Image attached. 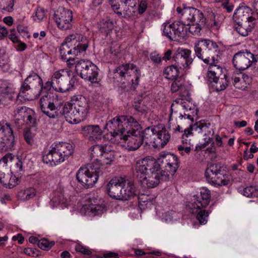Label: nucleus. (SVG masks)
Returning a JSON list of instances; mask_svg holds the SVG:
<instances>
[{
	"label": "nucleus",
	"instance_id": "nucleus-1",
	"mask_svg": "<svg viewBox=\"0 0 258 258\" xmlns=\"http://www.w3.org/2000/svg\"><path fill=\"white\" fill-rule=\"evenodd\" d=\"M42 112L49 118L58 119L63 116L70 123H77L85 117L71 103L63 105L57 95L45 93L40 99Z\"/></svg>",
	"mask_w": 258,
	"mask_h": 258
},
{
	"label": "nucleus",
	"instance_id": "nucleus-2",
	"mask_svg": "<svg viewBox=\"0 0 258 258\" xmlns=\"http://www.w3.org/2000/svg\"><path fill=\"white\" fill-rule=\"evenodd\" d=\"M161 153L157 158L148 156L136 164V177L143 188H154L160 183L161 177Z\"/></svg>",
	"mask_w": 258,
	"mask_h": 258
},
{
	"label": "nucleus",
	"instance_id": "nucleus-3",
	"mask_svg": "<svg viewBox=\"0 0 258 258\" xmlns=\"http://www.w3.org/2000/svg\"><path fill=\"white\" fill-rule=\"evenodd\" d=\"M74 152L72 144L67 142L52 144L49 152L43 156V161L51 166L56 165L67 160Z\"/></svg>",
	"mask_w": 258,
	"mask_h": 258
},
{
	"label": "nucleus",
	"instance_id": "nucleus-4",
	"mask_svg": "<svg viewBox=\"0 0 258 258\" xmlns=\"http://www.w3.org/2000/svg\"><path fill=\"white\" fill-rule=\"evenodd\" d=\"M103 169V165L95 163L81 167L76 173L77 180L85 188L92 187L102 175Z\"/></svg>",
	"mask_w": 258,
	"mask_h": 258
},
{
	"label": "nucleus",
	"instance_id": "nucleus-5",
	"mask_svg": "<svg viewBox=\"0 0 258 258\" xmlns=\"http://www.w3.org/2000/svg\"><path fill=\"white\" fill-rule=\"evenodd\" d=\"M218 48V45L213 40L201 39L195 43L194 50L199 58L211 66L215 65V56Z\"/></svg>",
	"mask_w": 258,
	"mask_h": 258
},
{
	"label": "nucleus",
	"instance_id": "nucleus-6",
	"mask_svg": "<svg viewBox=\"0 0 258 258\" xmlns=\"http://www.w3.org/2000/svg\"><path fill=\"white\" fill-rule=\"evenodd\" d=\"M141 71L133 63L123 64L118 66L114 71V79L123 84H131L132 88H136L139 84Z\"/></svg>",
	"mask_w": 258,
	"mask_h": 258
},
{
	"label": "nucleus",
	"instance_id": "nucleus-7",
	"mask_svg": "<svg viewBox=\"0 0 258 258\" xmlns=\"http://www.w3.org/2000/svg\"><path fill=\"white\" fill-rule=\"evenodd\" d=\"M42 80L36 73H31L25 80L19 93L18 97L32 100L36 99L42 92Z\"/></svg>",
	"mask_w": 258,
	"mask_h": 258
},
{
	"label": "nucleus",
	"instance_id": "nucleus-8",
	"mask_svg": "<svg viewBox=\"0 0 258 258\" xmlns=\"http://www.w3.org/2000/svg\"><path fill=\"white\" fill-rule=\"evenodd\" d=\"M135 120V119L131 116H116L106 123L104 129L109 131L114 138L120 139L128 127H131V124L133 123L138 126L137 124L134 122Z\"/></svg>",
	"mask_w": 258,
	"mask_h": 258
},
{
	"label": "nucleus",
	"instance_id": "nucleus-9",
	"mask_svg": "<svg viewBox=\"0 0 258 258\" xmlns=\"http://www.w3.org/2000/svg\"><path fill=\"white\" fill-rule=\"evenodd\" d=\"M137 124H131V127H128L120 140H123L126 143V148L128 151H135L137 150L143 142L145 143V139L144 138V131H142V127L137 120H135Z\"/></svg>",
	"mask_w": 258,
	"mask_h": 258
},
{
	"label": "nucleus",
	"instance_id": "nucleus-10",
	"mask_svg": "<svg viewBox=\"0 0 258 258\" xmlns=\"http://www.w3.org/2000/svg\"><path fill=\"white\" fill-rule=\"evenodd\" d=\"M76 73L82 79L92 83H98L100 79L99 78L98 67L89 60H78L75 64Z\"/></svg>",
	"mask_w": 258,
	"mask_h": 258
},
{
	"label": "nucleus",
	"instance_id": "nucleus-11",
	"mask_svg": "<svg viewBox=\"0 0 258 258\" xmlns=\"http://www.w3.org/2000/svg\"><path fill=\"white\" fill-rule=\"evenodd\" d=\"M221 163L211 164L206 169L205 176L207 181L212 184L218 186L227 185L229 178Z\"/></svg>",
	"mask_w": 258,
	"mask_h": 258
},
{
	"label": "nucleus",
	"instance_id": "nucleus-12",
	"mask_svg": "<svg viewBox=\"0 0 258 258\" xmlns=\"http://www.w3.org/2000/svg\"><path fill=\"white\" fill-rule=\"evenodd\" d=\"M207 77L209 81L218 92L224 90L229 84L227 75L223 72L222 67L219 65H211L209 67Z\"/></svg>",
	"mask_w": 258,
	"mask_h": 258
},
{
	"label": "nucleus",
	"instance_id": "nucleus-13",
	"mask_svg": "<svg viewBox=\"0 0 258 258\" xmlns=\"http://www.w3.org/2000/svg\"><path fill=\"white\" fill-rule=\"evenodd\" d=\"M35 112L25 106L18 107L14 111L15 122L18 127L25 124L34 126L36 122Z\"/></svg>",
	"mask_w": 258,
	"mask_h": 258
},
{
	"label": "nucleus",
	"instance_id": "nucleus-14",
	"mask_svg": "<svg viewBox=\"0 0 258 258\" xmlns=\"http://www.w3.org/2000/svg\"><path fill=\"white\" fill-rule=\"evenodd\" d=\"M52 81L54 90L58 92H66L73 87L70 80V72L67 69L55 72L52 75Z\"/></svg>",
	"mask_w": 258,
	"mask_h": 258
},
{
	"label": "nucleus",
	"instance_id": "nucleus-15",
	"mask_svg": "<svg viewBox=\"0 0 258 258\" xmlns=\"http://www.w3.org/2000/svg\"><path fill=\"white\" fill-rule=\"evenodd\" d=\"M162 164H165L162 170V181L172 179L178 168L177 157L170 153L162 152Z\"/></svg>",
	"mask_w": 258,
	"mask_h": 258
},
{
	"label": "nucleus",
	"instance_id": "nucleus-16",
	"mask_svg": "<svg viewBox=\"0 0 258 258\" xmlns=\"http://www.w3.org/2000/svg\"><path fill=\"white\" fill-rule=\"evenodd\" d=\"M180 21H178L180 25L188 26L195 22H199L204 25L206 23V19L203 14L198 9L192 7L183 8V13L180 17Z\"/></svg>",
	"mask_w": 258,
	"mask_h": 258
},
{
	"label": "nucleus",
	"instance_id": "nucleus-17",
	"mask_svg": "<svg viewBox=\"0 0 258 258\" xmlns=\"http://www.w3.org/2000/svg\"><path fill=\"white\" fill-rule=\"evenodd\" d=\"M211 199V192L206 188H202L200 189V195L194 196L191 202H189L187 206L191 213H197L201 207H206L210 203Z\"/></svg>",
	"mask_w": 258,
	"mask_h": 258
},
{
	"label": "nucleus",
	"instance_id": "nucleus-18",
	"mask_svg": "<svg viewBox=\"0 0 258 258\" xmlns=\"http://www.w3.org/2000/svg\"><path fill=\"white\" fill-rule=\"evenodd\" d=\"M233 63L235 68L239 70L248 69L253 62L257 61V56L246 50L236 53L233 57Z\"/></svg>",
	"mask_w": 258,
	"mask_h": 258
},
{
	"label": "nucleus",
	"instance_id": "nucleus-19",
	"mask_svg": "<svg viewBox=\"0 0 258 258\" xmlns=\"http://www.w3.org/2000/svg\"><path fill=\"white\" fill-rule=\"evenodd\" d=\"M73 13L63 7H59L53 15V19L58 28L61 30H68L72 27Z\"/></svg>",
	"mask_w": 258,
	"mask_h": 258
},
{
	"label": "nucleus",
	"instance_id": "nucleus-20",
	"mask_svg": "<svg viewBox=\"0 0 258 258\" xmlns=\"http://www.w3.org/2000/svg\"><path fill=\"white\" fill-rule=\"evenodd\" d=\"M145 144L152 146L155 149L160 150L161 148V130L159 126L148 127L144 130Z\"/></svg>",
	"mask_w": 258,
	"mask_h": 258
},
{
	"label": "nucleus",
	"instance_id": "nucleus-21",
	"mask_svg": "<svg viewBox=\"0 0 258 258\" xmlns=\"http://www.w3.org/2000/svg\"><path fill=\"white\" fill-rule=\"evenodd\" d=\"M68 42H71L73 46L74 55H78L82 52H85L87 50L89 40L82 34H73L67 37Z\"/></svg>",
	"mask_w": 258,
	"mask_h": 258
},
{
	"label": "nucleus",
	"instance_id": "nucleus-22",
	"mask_svg": "<svg viewBox=\"0 0 258 258\" xmlns=\"http://www.w3.org/2000/svg\"><path fill=\"white\" fill-rule=\"evenodd\" d=\"M15 138L9 124L0 127V151L7 150L14 146Z\"/></svg>",
	"mask_w": 258,
	"mask_h": 258
},
{
	"label": "nucleus",
	"instance_id": "nucleus-23",
	"mask_svg": "<svg viewBox=\"0 0 258 258\" xmlns=\"http://www.w3.org/2000/svg\"><path fill=\"white\" fill-rule=\"evenodd\" d=\"M191 51L188 49L178 48L173 54V59L180 68H186L192 63Z\"/></svg>",
	"mask_w": 258,
	"mask_h": 258
},
{
	"label": "nucleus",
	"instance_id": "nucleus-24",
	"mask_svg": "<svg viewBox=\"0 0 258 258\" xmlns=\"http://www.w3.org/2000/svg\"><path fill=\"white\" fill-rule=\"evenodd\" d=\"M239 12L246 13L247 15L246 16V21L243 22H239L235 26V29L242 36H246L251 31L253 28V24L251 22L253 20L251 16H249V14L251 12V10L248 7H245L239 10Z\"/></svg>",
	"mask_w": 258,
	"mask_h": 258
},
{
	"label": "nucleus",
	"instance_id": "nucleus-25",
	"mask_svg": "<svg viewBox=\"0 0 258 258\" xmlns=\"http://www.w3.org/2000/svg\"><path fill=\"white\" fill-rule=\"evenodd\" d=\"M184 31L183 25H180L178 22L172 24L164 23L163 30L164 36L170 40H176L183 37L185 34Z\"/></svg>",
	"mask_w": 258,
	"mask_h": 258
},
{
	"label": "nucleus",
	"instance_id": "nucleus-26",
	"mask_svg": "<svg viewBox=\"0 0 258 258\" xmlns=\"http://www.w3.org/2000/svg\"><path fill=\"white\" fill-rule=\"evenodd\" d=\"M124 177H118L112 179L106 186L108 195L112 199L120 200L121 189L123 185Z\"/></svg>",
	"mask_w": 258,
	"mask_h": 258
},
{
	"label": "nucleus",
	"instance_id": "nucleus-27",
	"mask_svg": "<svg viewBox=\"0 0 258 258\" xmlns=\"http://www.w3.org/2000/svg\"><path fill=\"white\" fill-rule=\"evenodd\" d=\"M59 51L61 58L67 61V65L70 68H72L77 62L78 59H77L70 56L71 55H74L75 52H74L73 46L70 42H68L67 38L65 39L64 42L61 44Z\"/></svg>",
	"mask_w": 258,
	"mask_h": 258
},
{
	"label": "nucleus",
	"instance_id": "nucleus-28",
	"mask_svg": "<svg viewBox=\"0 0 258 258\" xmlns=\"http://www.w3.org/2000/svg\"><path fill=\"white\" fill-rule=\"evenodd\" d=\"M81 134L90 141L100 140L103 132L99 125H87L82 127Z\"/></svg>",
	"mask_w": 258,
	"mask_h": 258
},
{
	"label": "nucleus",
	"instance_id": "nucleus-29",
	"mask_svg": "<svg viewBox=\"0 0 258 258\" xmlns=\"http://www.w3.org/2000/svg\"><path fill=\"white\" fill-rule=\"evenodd\" d=\"M121 3L122 11H118L116 14L124 18L134 17L137 11L136 0H119Z\"/></svg>",
	"mask_w": 258,
	"mask_h": 258
},
{
	"label": "nucleus",
	"instance_id": "nucleus-30",
	"mask_svg": "<svg viewBox=\"0 0 258 258\" xmlns=\"http://www.w3.org/2000/svg\"><path fill=\"white\" fill-rule=\"evenodd\" d=\"M137 195V190L134 182L124 177L120 201H127Z\"/></svg>",
	"mask_w": 258,
	"mask_h": 258
},
{
	"label": "nucleus",
	"instance_id": "nucleus-31",
	"mask_svg": "<svg viewBox=\"0 0 258 258\" xmlns=\"http://www.w3.org/2000/svg\"><path fill=\"white\" fill-rule=\"evenodd\" d=\"M71 102L75 108L85 117L90 109L89 101L87 98L82 95L75 96L72 98Z\"/></svg>",
	"mask_w": 258,
	"mask_h": 258
},
{
	"label": "nucleus",
	"instance_id": "nucleus-32",
	"mask_svg": "<svg viewBox=\"0 0 258 258\" xmlns=\"http://www.w3.org/2000/svg\"><path fill=\"white\" fill-rule=\"evenodd\" d=\"M211 124L206 123L204 120L197 122L193 124V128L198 133H203L206 137H212L214 134L213 129L210 127Z\"/></svg>",
	"mask_w": 258,
	"mask_h": 258
},
{
	"label": "nucleus",
	"instance_id": "nucleus-33",
	"mask_svg": "<svg viewBox=\"0 0 258 258\" xmlns=\"http://www.w3.org/2000/svg\"><path fill=\"white\" fill-rule=\"evenodd\" d=\"M87 214L90 216H97L101 215L105 211L104 205L91 204L84 207Z\"/></svg>",
	"mask_w": 258,
	"mask_h": 258
},
{
	"label": "nucleus",
	"instance_id": "nucleus-34",
	"mask_svg": "<svg viewBox=\"0 0 258 258\" xmlns=\"http://www.w3.org/2000/svg\"><path fill=\"white\" fill-rule=\"evenodd\" d=\"M148 98L141 97L137 101H135L133 104L134 108L138 111L145 113L147 111L150 106V103L148 102Z\"/></svg>",
	"mask_w": 258,
	"mask_h": 258
},
{
	"label": "nucleus",
	"instance_id": "nucleus-35",
	"mask_svg": "<svg viewBox=\"0 0 258 258\" xmlns=\"http://www.w3.org/2000/svg\"><path fill=\"white\" fill-rule=\"evenodd\" d=\"M178 66L176 64H172L167 67L164 71L165 77L169 80H174L179 74Z\"/></svg>",
	"mask_w": 258,
	"mask_h": 258
},
{
	"label": "nucleus",
	"instance_id": "nucleus-36",
	"mask_svg": "<svg viewBox=\"0 0 258 258\" xmlns=\"http://www.w3.org/2000/svg\"><path fill=\"white\" fill-rule=\"evenodd\" d=\"M36 195V190L33 188L20 190L18 194V198L22 201H28Z\"/></svg>",
	"mask_w": 258,
	"mask_h": 258
},
{
	"label": "nucleus",
	"instance_id": "nucleus-37",
	"mask_svg": "<svg viewBox=\"0 0 258 258\" xmlns=\"http://www.w3.org/2000/svg\"><path fill=\"white\" fill-rule=\"evenodd\" d=\"M108 146L107 145H95L91 149V154L93 157L101 158L103 153L105 152V150L109 151Z\"/></svg>",
	"mask_w": 258,
	"mask_h": 258
},
{
	"label": "nucleus",
	"instance_id": "nucleus-38",
	"mask_svg": "<svg viewBox=\"0 0 258 258\" xmlns=\"http://www.w3.org/2000/svg\"><path fill=\"white\" fill-rule=\"evenodd\" d=\"M114 24L110 20H102L99 23V29L102 33L108 35L113 29Z\"/></svg>",
	"mask_w": 258,
	"mask_h": 258
},
{
	"label": "nucleus",
	"instance_id": "nucleus-39",
	"mask_svg": "<svg viewBox=\"0 0 258 258\" xmlns=\"http://www.w3.org/2000/svg\"><path fill=\"white\" fill-rule=\"evenodd\" d=\"M0 68L4 72H8L10 69L8 56L4 50H0Z\"/></svg>",
	"mask_w": 258,
	"mask_h": 258
},
{
	"label": "nucleus",
	"instance_id": "nucleus-40",
	"mask_svg": "<svg viewBox=\"0 0 258 258\" xmlns=\"http://www.w3.org/2000/svg\"><path fill=\"white\" fill-rule=\"evenodd\" d=\"M15 1V0H0V10L12 12Z\"/></svg>",
	"mask_w": 258,
	"mask_h": 258
},
{
	"label": "nucleus",
	"instance_id": "nucleus-41",
	"mask_svg": "<svg viewBox=\"0 0 258 258\" xmlns=\"http://www.w3.org/2000/svg\"><path fill=\"white\" fill-rule=\"evenodd\" d=\"M108 148L109 151H107L105 150V152L103 153L101 157V160L106 164H110L115 158L114 152L111 151L109 146H108Z\"/></svg>",
	"mask_w": 258,
	"mask_h": 258
},
{
	"label": "nucleus",
	"instance_id": "nucleus-42",
	"mask_svg": "<svg viewBox=\"0 0 258 258\" xmlns=\"http://www.w3.org/2000/svg\"><path fill=\"white\" fill-rule=\"evenodd\" d=\"M233 86L237 89L244 90L247 86L243 81L242 78L241 76L233 75L232 77Z\"/></svg>",
	"mask_w": 258,
	"mask_h": 258
},
{
	"label": "nucleus",
	"instance_id": "nucleus-43",
	"mask_svg": "<svg viewBox=\"0 0 258 258\" xmlns=\"http://www.w3.org/2000/svg\"><path fill=\"white\" fill-rule=\"evenodd\" d=\"M242 194L243 196L248 198L257 197L258 195V189L255 186H248L243 189Z\"/></svg>",
	"mask_w": 258,
	"mask_h": 258
},
{
	"label": "nucleus",
	"instance_id": "nucleus-44",
	"mask_svg": "<svg viewBox=\"0 0 258 258\" xmlns=\"http://www.w3.org/2000/svg\"><path fill=\"white\" fill-rule=\"evenodd\" d=\"M197 215V219L199 223L201 225L205 224L207 222V219L209 216L208 211L205 210H201L198 211Z\"/></svg>",
	"mask_w": 258,
	"mask_h": 258
},
{
	"label": "nucleus",
	"instance_id": "nucleus-45",
	"mask_svg": "<svg viewBox=\"0 0 258 258\" xmlns=\"http://www.w3.org/2000/svg\"><path fill=\"white\" fill-rule=\"evenodd\" d=\"M201 23L199 22H195L191 23L190 25H188V30L189 32L194 35L195 36H199L200 35L201 28Z\"/></svg>",
	"mask_w": 258,
	"mask_h": 258
},
{
	"label": "nucleus",
	"instance_id": "nucleus-46",
	"mask_svg": "<svg viewBox=\"0 0 258 258\" xmlns=\"http://www.w3.org/2000/svg\"><path fill=\"white\" fill-rule=\"evenodd\" d=\"M54 245L53 241H49L45 238L40 239L38 242V246L43 250H48Z\"/></svg>",
	"mask_w": 258,
	"mask_h": 258
},
{
	"label": "nucleus",
	"instance_id": "nucleus-47",
	"mask_svg": "<svg viewBox=\"0 0 258 258\" xmlns=\"http://www.w3.org/2000/svg\"><path fill=\"white\" fill-rule=\"evenodd\" d=\"M185 90V86L180 80L174 81L171 86V90L173 93L177 91L182 92Z\"/></svg>",
	"mask_w": 258,
	"mask_h": 258
},
{
	"label": "nucleus",
	"instance_id": "nucleus-48",
	"mask_svg": "<svg viewBox=\"0 0 258 258\" xmlns=\"http://www.w3.org/2000/svg\"><path fill=\"white\" fill-rule=\"evenodd\" d=\"M120 47L116 42L112 43L110 46V52L112 55V59H115L120 52Z\"/></svg>",
	"mask_w": 258,
	"mask_h": 258
},
{
	"label": "nucleus",
	"instance_id": "nucleus-49",
	"mask_svg": "<svg viewBox=\"0 0 258 258\" xmlns=\"http://www.w3.org/2000/svg\"><path fill=\"white\" fill-rule=\"evenodd\" d=\"M8 170L6 168H5L3 170L0 168V183L3 184L5 187H6L7 183H9L8 179L10 173L8 172L6 174V172Z\"/></svg>",
	"mask_w": 258,
	"mask_h": 258
},
{
	"label": "nucleus",
	"instance_id": "nucleus-50",
	"mask_svg": "<svg viewBox=\"0 0 258 258\" xmlns=\"http://www.w3.org/2000/svg\"><path fill=\"white\" fill-rule=\"evenodd\" d=\"M0 93L2 94L11 93L12 92V85L5 81H1Z\"/></svg>",
	"mask_w": 258,
	"mask_h": 258
},
{
	"label": "nucleus",
	"instance_id": "nucleus-51",
	"mask_svg": "<svg viewBox=\"0 0 258 258\" xmlns=\"http://www.w3.org/2000/svg\"><path fill=\"white\" fill-rule=\"evenodd\" d=\"M18 179L16 176L13 175L12 173H10L8 179L9 183H7L6 187H9V188H13L18 184Z\"/></svg>",
	"mask_w": 258,
	"mask_h": 258
},
{
	"label": "nucleus",
	"instance_id": "nucleus-52",
	"mask_svg": "<svg viewBox=\"0 0 258 258\" xmlns=\"http://www.w3.org/2000/svg\"><path fill=\"white\" fill-rule=\"evenodd\" d=\"M51 87H52L54 89V85L53 84V81H52V77H51V82H49V81L45 83V86L44 87L42 86V92H41V91L40 92V94L42 95L41 98L42 97V96L43 95H45V93L51 94V93L48 92V91L49 90ZM52 94H53L52 93Z\"/></svg>",
	"mask_w": 258,
	"mask_h": 258
},
{
	"label": "nucleus",
	"instance_id": "nucleus-53",
	"mask_svg": "<svg viewBox=\"0 0 258 258\" xmlns=\"http://www.w3.org/2000/svg\"><path fill=\"white\" fill-rule=\"evenodd\" d=\"M193 125H190L189 127L184 130V134L182 135V142L183 144H187L188 143V140L187 138L188 136L192 134L191 131L192 130H195V128H193Z\"/></svg>",
	"mask_w": 258,
	"mask_h": 258
},
{
	"label": "nucleus",
	"instance_id": "nucleus-54",
	"mask_svg": "<svg viewBox=\"0 0 258 258\" xmlns=\"http://www.w3.org/2000/svg\"><path fill=\"white\" fill-rule=\"evenodd\" d=\"M75 250L76 251L80 252L84 255H91L92 254L91 250L80 244H78L76 246Z\"/></svg>",
	"mask_w": 258,
	"mask_h": 258
},
{
	"label": "nucleus",
	"instance_id": "nucleus-55",
	"mask_svg": "<svg viewBox=\"0 0 258 258\" xmlns=\"http://www.w3.org/2000/svg\"><path fill=\"white\" fill-rule=\"evenodd\" d=\"M205 141L204 143H200L198 144L196 147V150L197 151L199 150H203L207 145L211 143L212 141V137H206L205 139Z\"/></svg>",
	"mask_w": 258,
	"mask_h": 258
},
{
	"label": "nucleus",
	"instance_id": "nucleus-56",
	"mask_svg": "<svg viewBox=\"0 0 258 258\" xmlns=\"http://www.w3.org/2000/svg\"><path fill=\"white\" fill-rule=\"evenodd\" d=\"M173 54L172 53V50L170 49L165 50L163 56H162V60L165 61V62H167L168 61H174L173 59Z\"/></svg>",
	"mask_w": 258,
	"mask_h": 258
},
{
	"label": "nucleus",
	"instance_id": "nucleus-57",
	"mask_svg": "<svg viewBox=\"0 0 258 258\" xmlns=\"http://www.w3.org/2000/svg\"><path fill=\"white\" fill-rule=\"evenodd\" d=\"M17 31L23 37H29L27 28L23 25H19L17 26Z\"/></svg>",
	"mask_w": 258,
	"mask_h": 258
},
{
	"label": "nucleus",
	"instance_id": "nucleus-58",
	"mask_svg": "<svg viewBox=\"0 0 258 258\" xmlns=\"http://www.w3.org/2000/svg\"><path fill=\"white\" fill-rule=\"evenodd\" d=\"M150 58L155 63H159L161 60L160 54L156 51H154L151 53Z\"/></svg>",
	"mask_w": 258,
	"mask_h": 258
},
{
	"label": "nucleus",
	"instance_id": "nucleus-59",
	"mask_svg": "<svg viewBox=\"0 0 258 258\" xmlns=\"http://www.w3.org/2000/svg\"><path fill=\"white\" fill-rule=\"evenodd\" d=\"M24 138L26 141V142L29 145H32L33 142V139L32 138V136H31V133L30 132V131L29 130H27V131H26L25 132H24Z\"/></svg>",
	"mask_w": 258,
	"mask_h": 258
},
{
	"label": "nucleus",
	"instance_id": "nucleus-60",
	"mask_svg": "<svg viewBox=\"0 0 258 258\" xmlns=\"http://www.w3.org/2000/svg\"><path fill=\"white\" fill-rule=\"evenodd\" d=\"M238 75L241 76L246 86L251 83L252 78L250 76L245 74H239Z\"/></svg>",
	"mask_w": 258,
	"mask_h": 258
},
{
	"label": "nucleus",
	"instance_id": "nucleus-61",
	"mask_svg": "<svg viewBox=\"0 0 258 258\" xmlns=\"http://www.w3.org/2000/svg\"><path fill=\"white\" fill-rule=\"evenodd\" d=\"M14 157L12 154H7L0 160V164L1 162H3L4 164H7L9 161H12L14 159Z\"/></svg>",
	"mask_w": 258,
	"mask_h": 258
},
{
	"label": "nucleus",
	"instance_id": "nucleus-62",
	"mask_svg": "<svg viewBox=\"0 0 258 258\" xmlns=\"http://www.w3.org/2000/svg\"><path fill=\"white\" fill-rule=\"evenodd\" d=\"M208 14L207 15V18H205L206 20L208 19L212 21L220 16L218 14L213 13L211 9L208 10Z\"/></svg>",
	"mask_w": 258,
	"mask_h": 258
},
{
	"label": "nucleus",
	"instance_id": "nucleus-63",
	"mask_svg": "<svg viewBox=\"0 0 258 258\" xmlns=\"http://www.w3.org/2000/svg\"><path fill=\"white\" fill-rule=\"evenodd\" d=\"M35 16L39 20H42L45 17V11L42 8H38L35 12Z\"/></svg>",
	"mask_w": 258,
	"mask_h": 258
},
{
	"label": "nucleus",
	"instance_id": "nucleus-64",
	"mask_svg": "<svg viewBox=\"0 0 258 258\" xmlns=\"http://www.w3.org/2000/svg\"><path fill=\"white\" fill-rule=\"evenodd\" d=\"M147 8V4L146 1H142L139 4L138 11L139 14H143Z\"/></svg>",
	"mask_w": 258,
	"mask_h": 258
}]
</instances>
